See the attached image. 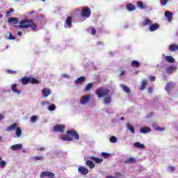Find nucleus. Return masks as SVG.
<instances>
[{
    "mask_svg": "<svg viewBox=\"0 0 178 178\" xmlns=\"http://www.w3.org/2000/svg\"><path fill=\"white\" fill-rule=\"evenodd\" d=\"M18 29H31V30H37V24L34 23L33 19H25L19 22Z\"/></svg>",
    "mask_w": 178,
    "mask_h": 178,
    "instance_id": "obj_2",
    "label": "nucleus"
},
{
    "mask_svg": "<svg viewBox=\"0 0 178 178\" xmlns=\"http://www.w3.org/2000/svg\"><path fill=\"white\" fill-rule=\"evenodd\" d=\"M148 92H149L150 94H152V92H154V88H148Z\"/></svg>",
    "mask_w": 178,
    "mask_h": 178,
    "instance_id": "obj_49",
    "label": "nucleus"
},
{
    "mask_svg": "<svg viewBox=\"0 0 178 178\" xmlns=\"http://www.w3.org/2000/svg\"><path fill=\"white\" fill-rule=\"evenodd\" d=\"M131 66H133V67H140V63L136 60H134L131 62Z\"/></svg>",
    "mask_w": 178,
    "mask_h": 178,
    "instance_id": "obj_34",
    "label": "nucleus"
},
{
    "mask_svg": "<svg viewBox=\"0 0 178 178\" xmlns=\"http://www.w3.org/2000/svg\"><path fill=\"white\" fill-rule=\"evenodd\" d=\"M91 88H92V83H88L86 87V91H90V90H91Z\"/></svg>",
    "mask_w": 178,
    "mask_h": 178,
    "instance_id": "obj_39",
    "label": "nucleus"
},
{
    "mask_svg": "<svg viewBox=\"0 0 178 178\" xmlns=\"http://www.w3.org/2000/svg\"><path fill=\"white\" fill-rule=\"evenodd\" d=\"M91 34L92 35H95V34H97V30H95V28H92Z\"/></svg>",
    "mask_w": 178,
    "mask_h": 178,
    "instance_id": "obj_46",
    "label": "nucleus"
},
{
    "mask_svg": "<svg viewBox=\"0 0 178 178\" xmlns=\"http://www.w3.org/2000/svg\"><path fill=\"white\" fill-rule=\"evenodd\" d=\"M152 23V20L148 19V18H146L144 19V21L143 22V26L144 27L147 26H151Z\"/></svg>",
    "mask_w": 178,
    "mask_h": 178,
    "instance_id": "obj_20",
    "label": "nucleus"
},
{
    "mask_svg": "<svg viewBox=\"0 0 178 178\" xmlns=\"http://www.w3.org/2000/svg\"><path fill=\"white\" fill-rule=\"evenodd\" d=\"M109 90H106L105 88H98L96 90V94L99 98H104V102L106 104V105H109L111 102H112V97L109 95Z\"/></svg>",
    "mask_w": 178,
    "mask_h": 178,
    "instance_id": "obj_1",
    "label": "nucleus"
},
{
    "mask_svg": "<svg viewBox=\"0 0 178 178\" xmlns=\"http://www.w3.org/2000/svg\"><path fill=\"white\" fill-rule=\"evenodd\" d=\"M137 160L135 158L131 157L124 161V163H136Z\"/></svg>",
    "mask_w": 178,
    "mask_h": 178,
    "instance_id": "obj_28",
    "label": "nucleus"
},
{
    "mask_svg": "<svg viewBox=\"0 0 178 178\" xmlns=\"http://www.w3.org/2000/svg\"><path fill=\"white\" fill-rule=\"evenodd\" d=\"M165 60L166 62H168V63H175L176 62L175 58H173V57H172L171 56H165Z\"/></svg>",
    "mask_w": 178,
    "mask_h": 178,
    "instance_id": "obj_24",
    "label": "nucleus"
},
{
    "mask_svg": "<svg viewBox=\"0 0 178 178\" xmlns=\"http://www.w3.org/2000/svg\"><path fill=\"white\" fill-rule=\"evenodd\" d=\"M78 172L81 175H83V176H86L88 175V169L83 167V166H79L78 168Z\"/></svg>",
    "mask_w": 178,
    "mask_h": 178,
    "instance_id": "obj_8",
    "label": "nucleus"
},
{
    "mask_svg": "<svg viewBox=\"0 0 178 178\" xmlns=\"http://www.w3.org/2000/svg\"><path fill=\"white\" fill-rule=\"evenodd\" d=\"M42 2H45V0H42Z\"/></svg>",
    "mask_w": 178,
    "mask_h": 178,
    "instance_id": "obj_63",
    "label": "nucleus"
},
{
    "mask_svg": "<svg viewBox=\"0 0 178 178\" xmlns=\"http://www.w3.org/2000/svg\"><path fill=\"white\" fill-rule=\"evenodd\" d=\"M42 94H43V97H48L49 95H51V90H49V88H44L42 90Z\"/></svg>",
    "mask_w": 178,
    "mask_h": 178,
    "instance_id": "obj_22",
    "label": "nucleus"
},
{
    "mask_svg": "<svg viewBox=\"0 0 178 178\" xmlns=\"http://www.w3.org/2000/svg\"><path fill=\"white\" fill-rule=\"evenodd\" d=\"M102 156L104 158H109L111 156V154L109 153H107V152H102Z\"/></svg>",
    "mask_w": 178,
    "mask_h": 178,
    "instance_id": "obj_40",
    "label": "nucleus"
},
{
    "mask_svg": "<svg viewBox=\"0 0 178 178\" xmlns=\"http://www.w3.org/2000/svg\"><path fill=\"white\" fill-rule=\"evenodd\" d=\"M53 131L54 133H64L65 132V125L57 124L53 127Z\"/></svg>",
    "mask_w": 178,
    "mask_h": 178,
    "instance_id": "obj_6",
    "label": "nucleus"
},
{
    "mask_svg": "<svg viewBox=\"0 0 178 178\" xmlns=\"http://www.w3.org/2000/svg\"><path fill=\"white\" fill-rule=\"evenodd\" d=\"M17 129V124L13 123V124L10 125L7 129V131H12L13 130H16Z\"/></svg>",
    "mask_w": 178,
    "mask_h": 178,
    "instance_id": "obj_18",
    "label": "nucleus"
},
{
    "mask_svg": "<svg viewBox=\"0 0 178 178\" xmlns=\"http://www.w3.org/2000/svg\"><path fill=\"white\" fill-rule=\"evenodd\" d=\"M168 49L170 52H176V51H178V45L172 43L168 47Z\"/></svg>",
    "mask_w": 178,
    "mask_h": 178,
    "instance_id": "obj_13",
    "label": "nucleus"
},
{
    "mask_svg": "<svg viewBox=\"0 0 178 178\" xmlns=\"http://www.w3.org/2000/svg\"><path fill=\"white\" fill-rule=\"evenodd\" d=\"M11 89L15 94H22V91L17 89V84L16 83L11 86Z\"/></svg>",
    "mask_w": 178,
    "mask_h": 178,
    "instance_id": "obj_16",
    "label": "nucleus"
},
{
    "mask_svg": "<svg viewBox=\"0 0 178 178\" xmlns=\"http://www.w3.org/2000/svg\"><path fill=\"white\" fill-rule=\"evenodd\" d=\"M110 141H111V143H117L118 142V138H116L115 136H111L110 138Z\"/></svg>",
    "mask_w": 178,
    "mask_h": 178,
    "instance_id": "obj_37",
    "label": "nucleus"
},
{
    "mask_svg": "<svg viewBox=\"0 0 178 178\" xmlns=\"http://www.w3.org/2000/svg\"><path fill=\"white\" fill-rule=\"evenodd\" d=\"M151 131V128L148 127H144L140 128V133L143 134H147V133H149Z\"/></svg>",
    "mask_w": 178,
    "mask_h": 178,
    "instance_id": "obj_17",
    "label": "nucleus"
},
{
    "mask_svg": "<svg viewBox=\"0 0 178 178\" xmlns=\"http://www.w3.org/2000/svg\"><path fill=\"white\" fill-rule=\"evenodd\" d=\"M62 76L64 77L65 79H69V75H67V74H63Z\"/></svg>",
    "mask_w": 178,
    "mask_h": 178,
    "instance_id": "obj_53",
    "label": "nucleus"
},
{
    "mask_svg": "<svg viewBox=\"0 0 178 178\" xmlns=\"http://www.w3.org/2000/svg\"><path fill=\"white\" fill-rule=\"evenodd\" d=\"M155 130H159V131H164L165 128H161V127H155Z\"/></svg>",
    "mask_w": 178,
    "mask_h": 178,
    "instance_id": "obj_47",
    "label": "nucleus"
},
{
    "mask_svg": "<svg viewBox=\"0 0 178 178\" xmlns=\"http://www.w3.org/2000/svg\"><path fill=\"white\" fill-rule=\"evenodd\" d=\"M115 178H120V177H122V173H120V172H115Z\"/></svg>",
    "mask_w": 178,
    "mask_h": 178,
    "instance_id": "obj_43",
    "label": "nucleus"
},
{
    "mask_svg": "<svg viewBox=\"0 0 178 178\" xmlns=\"http://www.w3.org/2000/svg\"><path fill=\"white\" fill-rule=\"evenodd\" d=\"M127 127L128 129L130 130L131 133H136V129H134V127H133V125H131V124H127Z\"/></svg>",
    "mask_w": 178,
    "mask_h": 178,
    "instance_id": "obj_32",
    "label": "nucleus"
},
{
    "mask_svg": "<svg viewBox=\"0 0 178 178\" xmlns=\"http://www.w3.org/2000/svg\"><path fill=\"white\" fill-rule=\"evenodd\" d=\"M9 36H8V40H16V38L15 36H13L12 33H8Z\"/></svg>",
    "mask_w": 178,
    "mask_h": 178,
    "instance_id": "obj_45",
    "label": "nucleus"
},
{
    "mask_svg": "<svg viewBox=\"0 0 178 178\" xmlns=\"http://www.w3.org/2000/svg\"><path fill=\"white\" fill-rule=\"evenodd\" d=\"M22 148H23V145L20 143L13 145L11 147L12 151H19V149H22Z\"/></svg>",
    "mask_w": 178,
    "mask_h": 178,
    "instance_id": "obj_15",
    "label": "nucleus"
},
{
    "mask_svg": "<svg viewBox=\"0 0 178 178\" xmlns=\"http://www.w3.org/2000/svg\"><path fill=\"white\" fill-rule=\"evenodd\" d=\"M42 156H34L33 159H34V161H42Z\"/></svg>",
    "mask_w": 178,
    "mask_h": 178,
    "instance_id": "obj_42",
    "label": "nucleus"
},
{
    "mask_svg": "<svg viewBox=\"0 0 178 178\" xmlns=\"http://www.w3.org/2000/svg\"><path fill=\"white\" fill-rule=\"evenodd\" d=\"M168 169H169V170H170V172H175V168L173 166H169Z\"/></svg>",
    "mask_w": 178,
    "mask_h": 178,
    "instance_id": "obj_48",
    "label": "nucleus"
},
{
    "mask_svg": "<svg viewBox=\"0 0 178 178\" xmlns=\"http://www.w3.org/2000/svg\"><path fill=\"white\" fill-rule=\"evenodd\" d=\"M134 147H136V148H145V146L144 145V144H141L140 143V142H136L134 144Z\"/></svg>",
    "mask_w": 178,
    "mask_h": 178,
    "instance_id": "obj_33",
    "label": "nucleus"
},
{
    "mask_svg": "<svg viewBox=\"0 0 178 178\" xmlns=\"http://www.w3.org/2000/svg\"><path fill=\"white\" fill-rule=\"evenodd\" d=\"M109 54L111 55V56H113V52L111 51Z\"/></svg>",
    "mask_w": 178,
    "mask_h": 178,
    "instance_id": "obj_60",
    "label": "nucleus"
},
{
    "mask_svg": "<svg viewBox=\"0 0 178 178\" xmlns=\"http://www.w3.org/2000/svg\"><path fill=\"white\" fill-rule=\"evenodd\" d=\"M91 98V95H88V96H83L81 99H80V103L82 105H86L88 101H90V99Z\"/></svg>",
    "mask_w": 178,
    "mask_h": 178,
    "instance_id": "obj_9",
    "label": "nucleus"
},
{
    "mask_svg": "<svg viewBox=\"0 0 178 178\" xmlns=\"http://www.w3.org/2000/svg\"><path fill=\"white\" fill-rule=\"evenodd\" d=\"M86 165H87V166H89L90 169H94V168H95V164H94V163L90 160H87L86 161Z\"/></svg>",
    "mask_w": 178,
    "mask_h": 178,
    "instance_id": "obj_23",
    "label": "nucleus"
},
{
    "mask_svg": "<svg viewBox=\"0 0 178 178\" xmlns=\"http://www.w3.org/2000/svg\"><path fill=\"white\" fill-rule=\"evenodd\" d=\"M155 76H149L150 81H155Z\"/></svg>",
    "mask_w": 178,
    "mask_h": 178,
    "instance_id": "obj_52",
    "label": "nucleus"
},
{
    "mask_svg": "<svg viewBox=\"0 0 178 178\" xmlns=\"http://www.w3.org/2000/svg\"><path fill=\"white\" fill-rule=\"evenodd\" d=\"M5 166H6V161H0V167L3 168H5Z\"/></svg>",
    "mask_w": 178,
    "mask_h": 178,
    "instance_id": "obj_41",
    "label": "nucleus"
},
{
    "mask_svg": "<svg viewBox=\"0 0 178 178\" xmlns=\"http://www.w3.org/2000/svg\"><path fill=\"white\" fill-rule=\"evenodd\" d=\"M35 13V11L33 10V11H31V12L29 13V15H34Z\"/></svg>",
    "mask_w": 178,
    "mask_h": 178,
    "instance_id": "obj_58",
    "label": "nucleus"
},
{
    "mask_svg": "<svg viewBox=\"0 0 178 178\" xmlns=\"http://www.w3.org/2000/svg\"><path fill=\"white\" fill-rule=\"evenodd\" d=\"M147 81L143 80L141 83L140 87V91H144V90H145L146 87H147Z\"/></svg>",
    "mask_w": 178,
    "mask_h": 178,
    "instance_id": "obj_27",
    "label": "nucleus"
},
{
    "mask_svg": "<svg viewBox=\"0 0 178 178\" xmlns=\"http://www.w3.org/2000/svg\"><path fill=\"white\" fill-rule=\"evenodd\" d=\"M81 16H82V17H86V18L90 17V16H91V8L87 6L82 7Z\"/></svg>",
    "mask_w": 178,
    "mask_h": 178,
    "instance_id": "obj_5",
    "label": "nucleus"
},
{
    "mask_svg": "<svg viewBox=\"0 0 178 178\" xmlns=\"http://www.w3.org/2000/svg\"><path fill=\"white\" fill-rule=\"evenodd\" d=\"M13 8H10L8 11H7L6 14L7 15H10L13 12Z\"/></svg>",
    "mask_w": 178,
    "mask_h": 178,
    "instance_id": "obj_50",
    "label": "nucleus"
},
{
    "mask_svg": "<svg viewBox=\"0 0 178 178\" xmlns=\"http://www.w3.org/2000/svg\"><path fill=\"white\" fill-rule=\"evenodd\" d=\"M86 81V76H81L75 80L76 84H81V83H84Z\"/></svg>",
    "mask_w": 178,
    "mask_h": 178,
    "instance_id": "obj_26",
    "label": "nucleus"
},
{
    "mask_svg": "<svg viewBox=\"0 0 178 178\" xmlns=\"http://www.w3.org/2000/svg\"><path fill=\"white\" fill-rule=\"evenodd\" d=\"M90 159L91 161L96 162V163H102V162H104V159L95 156H91Z\"/></svg>",
    "mask_w": 178,
    "mask_h": 178,
    "instance_id": "obj_21",
    "label": "nucleus"
},
{
    "mask_svg": "<svg viewBox=\"0 0 178 178\" xmlns=\"http://www.w3.org/2000/svg\"><path fill=\"white\" fill-rule=\"evenodd\" d=\"M72 137H74L76 140H80V136L74 129L67 131V135H61V140H63V141H73Z\"/></svg>",
    "mask_w": 178,
    "mask_h": 178,
    "instance_id": "obj_3",
    "label": "nucleus"
},
{
    "mask_svg": "<svg viewBox=\"0 0 178 178\" xmlns=\"http://www.w3.org/2000/svg\"><path fill=\"white\" fill-rule=\"evenodd\" d=\"M55 109H56V106H55V104H51L48 107V110L51 112H52V111H55Z\"/></svg>",
    "mask_w": 178,
    "mask_h": 178,
    "instance_id": "obj_36",
    "label": "nucleus"
},
{
    "mask_svg": "<svg viewBox=\"0 0 178 178\" xmlns=\"http://www.w3.org/2000/svg\"><path fill=\"white\" fill-rule=\"evenodd\" d=\"M7 73H8V74H13V73H15V71H12L10 70H7Z\"/></svg>",
    "mask_w": 178,
    "mask_h": 178,
    "instance_id": "obj_51",
    "label": "nucleus"
},
{
    "mask_svg": "<svg viewBox=\"0 0 178 178\" xmlns=\"http://www.w3.org/2000/svg\"><path fill=\"white\" fill-rule=\"evenodd\" d=\"M124 71H122L120 76L122 77V76H124Z\"/></svg>",
    "mask_w": 178,
    "mask_h": 178,
    "instance_id": "obj_55",
    "label": "nucleus"
},
{
    "mask_svg": "<svg viewBox=\"0 0 178 178\" xmlns=\"http://www.w3.org/2000/svg\"><path fill=\"white\" fill-rule=\"evenodd\" d=\"M165 17L168 19V22H169V23H170L173 19V13H172V12L170 11H165L164 13Z\"/></svg>",
    "mask_w": 178,
    "mask_h": 178,
    "instance_id": "obj_11",
    "label": "nucleus"
},
{
    "mask_svg": "<svg viewBox=\"0 0 178 178\" xmlns=\"http://www.w3.org/2000/svg\"><path fill=\"white\" fill-rule=\"evenodd\" d=\"M127 9L129 12H133L134 10H136V6L133 5L132 3H128L127 5Z\"/></svg>",
    "mask_w": 178,
    "mask_h": 178,
    "instance_id": "obj_19",
    "label": "nucleus"
},
{
    "mask_svg": "<svg viewBox=\"0 0 178 178\" xmlns=\"http://www.w3.org/2000/svg\"><path fill=\"white\" fill-rule=\"evenodd\" d=\"M8 23H14V24H17L19 23V19L16 17H9Z\"/></svg>",
    "mask_w": 178,
    "mask_h": 178,
    "instance_id": "obj_25",
    "label": "nucleus"
},
{
    "mask_svg": "<svg viewBox=\"0 0 178 178\" xmlns=\"http://www.w3.org/2000/svg\"><path fill=\"white\" fill-rule=\"evenodd\" d=\"M121 120H124V118L121 117Z\"/></svg>",
    "mask_w": 178,
    "mask_h": 178,
    "instance_id": "obj_62",
    "label": "nucleus"
},
{
    "mask_svg": "<svg viewBox=\"0 0 178 178\" xmlns=\"http://www.w3.org/2000/svg\"><path fill=\"white\" fill-rule=\"evenodd\" d=\"M121 88H122V90H124V91L125 92H127V94H130V92H131L130 90V89L129 88V87H127V86L124 85H120Z\"/></svg>",
    "mask_w": 178,
    "mask_h": 178,
    "instance_id": "obj_30",
    "label": "nucleus"
},
{
    "mask_svg": "<svg viewBox=\"0 0 178 178\" xmlns=\"http://www.w3.org/2000/svg\"><path fill=\"white\" fill-rule=\"evenodd\" d=\"M65 23L68 27H72V17H67Z\"/></svg>",
    "mask_w": 178,
    "mask_h": 178,
    "instance_id": "obj_31",
    "label": "nucleus"
},
{
    "mask_svg": "<svg viewBox=\"0 0 178 178\" xmlns=\"http://www.w3.org/2000/svg\"><path fill=\"white\" fill-rule=\"evenodd\" d=\"M21 83L23 84V86H26L30 83L31 84H40V81L38 79H35V78L33 77H27V76H24L21 79Z\"/></svg>",
    "mask_w": 178,
    "mask_h": 178,
    "instance_id": "obj_4",
    "label": "nucleus"
},
{
    "mask_svg": "<svg viewBox=\"0 0 178 178\" xmlns=\"http://www.w3.org/2000/svg\"><path fill=\"white\" fill-rule=\"evenodd\" d=\"M3 17V15L2 14H0V19Z\"/></svg>",
    "mask_w": 178,
    "mask_h": 178,
    "instance_id": "obj_61",
    "label": "nucleus"
},
{
    "mask_svg": "<svg viewBox=\"0 0 178 178\" xmlns=\"http://www.w3.org/2000/svg\"><path fill=\"white\" fill-rule=\"evenodd\" d=\"M175 88V84L172 82H168L165 86V90L168 92L172 91L173 88Z\"/></svg>",
    "mask_w": 178,
    "mask_h": 178,
    "instance_id": "obj_14",
    "label": "nucleus"
},
{
    "mask_svg": "<svg viewBox=\"0 0 178 178\" xmlns=\"http://www.w3.org/2000/svg\"><path fill=\"white\" fill-rule=\"evenodd\" d=\"M23 152H26V151L23 150Z\"/></svg>",
    "mask_w": 178,
    "mask_h": 178,
    "instance_id": "obj_64",
    "label": "nucleus"
},
{
    "mask_svg": "<svg viewBox=\"0 0 178 178\" xmlns=\"http://www.w3.org/2000/svg\"><path fill=\"white\" fill-rule=\"evenodd\" d=\"M170 0H160V2L161 3V6H165L168 4Z\"/></svg>",
    "mask_w": 178,
    "mask_h": 178,
    "instance_id": "obj_38",
    "label": "nucleus"
},
{
    "mask_svg": "<svg viewBox=\"0 0 178 178\" xmlns=\"http://www.w3.org/2000/svg\"><path fill=\"white\" fill-rule=\"evenodd\" d=\"M31 122H32L33 123L37 122V116L33 115V116L31 118Z\"/></svg>",
    "mask_w": 178,
    "mask_h": 178,
    "instance_id": "obj_44",
    "label": "nucleus"
},
{
    "mask_svg": "<svg viewBox=\"0 0 178 178\" xmlns=\"http://www.w3.org/2000/svg\"><path fill=\"white\" fill-rule=\"evenodd\" d=\"M97 45H104V42H98Z\"/></svg>",
    "mask_w": 178,
    "mask_h": 178,
    "instance_id": "obj_57",
    "label": "nucleus"
},
{
    "mask_svg": "<svg viewBox=\"0 0 178 178\" xmlns=\"http://www.w3.org/2000/svg\"><path fill=\"white\" fill-rule=\"evenodd\" d=\"M15 134L17 137H22V129L19 127H17L15 129Z\"/></svg>",
    "mask_w": 178,
    "mask_h": 178,
    "instance_id": "obj_29",
    "label": "nucleus"
},
{
    "mask_svg": "<svg viewBox=\"0 0 178 178\" xmlns=\"http://www.w3.org/2000/svg\"><path fill=\"white\" fill-rule=\"evenodd\" d=\"M138 8H140V9H145V6L144 5V3H143V2L138 1Z\"/></svg>",
    "mask_w": 178,
    "mask_h": 178,
    "instance_id": "obj_35",
    "label": "nucleus"
},
{
    "mask_svg": "<svg viewBox=\"0 0 178 178\" xmlns=\"http://www.w3.org/2000/svg\"><path fill=\"white\" fill-rule=\"evenodd\" d=\"M17 35H19V37H22V32L21 31H18L17 32Z\"/></svg>",
    "mask_w": 178,
    "mask_h": 178,
    "instance_id": "obj_56",
    "label": "nucleus"
},
{
    "mask_svg": "<svg viewBox=\"0 0 178 178\" xmlns=\"http://www.w3.org/2000/svg\"><path fill=\"white\" fill-rule=\"evenodd\" d=\"M176 69H177V67L175 65H171L166 68V73L168 74H172V73H174V72H176Z\"/></svg>",
    "mask_w": 178,
    "mask_h": 178,
    "instance_id": "obj_10",
    "label": "nucleus"
},
{
    "mask_svg": "<svg viewBox=\"0 0 178 178\" xmlns=\"http://www.w3.org/2000/svg\"><path fill=\"white\" fill-rule=\"evenodd\" d=\"M158 29H159V24H158V23L152 24L149 27V30L151 32L156 31Z\"/></svg>",
    "mask_w": 178,
    "mask_h": 178,
    "instance_id": "obj_12",
    "label": "nucleus"
},
{
    "mask_svg": "<svg viewBox=\"0 0 178 178\" xmlns=\"http://www.w3.org/2000/svg\"><path fill=\"white\" fill-rule=\"evenodd\" d=\"M44 147H40L39 149H38V151H44Z\"/></svg>",
    "mask_w": 178,
    "mask_h": 178,
    "instance_id": "obj_54",
    "label": "nucleus"
},
{
    "mask_svg": "<svg viewBox=\"0 0 178 178\" xmlns=\"http://www.w3.org/2000/svg\"><path fill=\"white\" fill-rule=\"evenodd\" d=\"M2 119H3V115H2V114H0V120H2Z\"/></svg>",
    "mask_w": 178,
    "mask_h": 178,
    "instance_id": "obj_59",
    "label": "nucleus"
},
{
    "mask_svg": "<svg viewBox=\"0 0 178 178\" xmlns=\"http://www.w3.org/2000/svg\"><path fill=\"white\" fill-rule=\"evenodd\" d=\"M44 177L54 178L55 177V174L49 171H43L40 173V178Z\"/></svg>",
    "mask_w": 178,
    "mask_h": 178,
    "instance_id": "obj_7",
    "label": "nucleus"
}]
</instances>
